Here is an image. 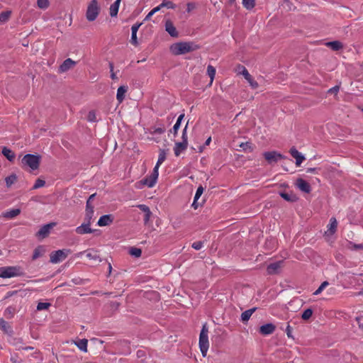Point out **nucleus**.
<instances>
[{"mask_svg":"<svg viewBox=\"0 0 363 363\" xmlns=\"http://www.w3.org/2000/svg\"><path fill=\"white\" fill-rule=\"evenodd\" d=\"M280 196L287 201H295V196H291L287 193L281 192L280 193Z\"/></svg>","mask_w":363,"mask_h":363,"instance_id":"nucleus-44","label":"nucleus"},{"mask_svg":"<svg viewBox=\"0 0 363 363\" xmlns=\"http://www.w3.org/2000/svg\"><path fill=\"white\" fill-rule=\"evenodd\" d=\"M167 157V150L164 149H160L157 162L155 166V169L159 170L160 165L165 161Z\"/></svg>","mask_w":363,"mask_h":363,"instance_id":"nucleus-23","label":"nucleus"},{"mask_svg":"<svg viewBox=\"0 0 363 363\" xmlns=\"http://www.w3.org/2000/svg\"><path fill=\"white\" fill-rule=\"evenodd\" d=\"M127 91L128 86H121L118 87L117 90L116 99L119 103H121L123 101L125 98V94L127 92Z\"/></svg>","mask_w":363,"mask_h":363,"instance_id":"nucleus-24","label":"nucleus"},{"mask_svg":"<svg viewBox=\"0 0 363 363\" xmlns=\"http://www.w3.org/2000/svg\"><path fill=\"white\" fill-rule=\"evenodd\" d=\"M130 43L133 45H138L137 33H131Z\"/></svg>","mask_w":363,"mask_h":363,"instance_id":"nucleus-51","label":"nucleus"},{"mask_svg":"<svg viewBox=\"0 0 363 363\" xmlns=\"http://www.w3.org/2000/svg\"><path fill=\"white\" fill-rule=\"evenodd\" d=\"M155 13L150 11L147 15L145 16L144 21H149L150 19V18L154 15Z\"/></svg>","mask_w":363,"mask_h":363,"instance_id":"nucleus-63","label":"nucleus"},{"mask_svg":"<svg viewBox=\"0 0 363 363\" xmlns=\"http://www.w3.org/2000/svg\"><path fill=\"white\" fill-rule=\"evenodd\" d=\"M137 207L145 213L144 223L145 225H147L152 216V212L150 211V208L145 204H139L137 206Z\"/></svg>","mask_w":363,"mask_h":363,"instance_id":"nucleus-18","label":"nucleus"},{"mask_svg":"<svg viewBox=\"0 0 363 363\" xmlns=\"http://www.w3.org/2000/svg\"><path fill=\"white\" fill-rule=\"evenodd\" d=\"M86 257L94 262H101V259L100 257L99 251L91 248L84 250Z\"/></svg>","mask_w":363,"mask_h":363,"instance_id":"nucleus-9","label":"nucleus"},{"mask_svg":"<svg viewBox=\"0 0 363 363\" xmlns=\"http://www.w3.org/2000/svg\"><path fill=\"white\" fill-rule=\"evenodd\" d=\"M199 49V46L192 42H179L172 44L170 52L174 55H184Z\"/></svg>","mask_w":363,"mask_h":363,"instance_id":"nucleus-1","label":"nucleus"},{"mask_svg":"<svg viewBox=\"0 0 363 363\" xmlns=\"http://www.w3.org/2000/svg\"><path fill=\"white\" fill-rule=\"evenodd\" d=\"M119 306H120V303L119 302H116H116H111V306L113 309H117Z\"/></svg>","mask_w":363,"mask_h":363,"instance_id":"nucleus-61","label":"nucleus"},{"mask_svg":"<svg viewBox=\"0 0 363 363\" xmlns=\"http://www.w3.org/2000/svg\"><path fill=\"white\" fill-rule=\"evenodd\" d=\"M99 13V7L98 5V1L96 0L91 1V2L89 3V4L87 7L86 13V17L87 20L89 21H94L97 18Z\"/></svg>","mask_w":363,"mask_h":363,"instance_id":"nucleus-6","label":"nucleus"},{"mask_svg":"<svg viewBox=\"0 0 363 363\" xmlns=\"http://www.w3.org/2000/svg\"><path fill=\"white\" fill-rule=\"evenodd\" d=\"M91 223V221H84V223L76 228L75 232L79 235H84L93 233L94 230L90 228Z\"/></svg>","mask_w":363,"mask_h":363,"instance_id":"nucleus-10","label":"nucleus"},{"mask_svg":"<svg viewBox=\"0 0 363 363\" xmlns=\"http://www.w3.org/2000/svg\"><path fill=\"white\" fill-rule=\"evenodd\" d=\"M242 5L246 9L250 10L255 7V0H242Z\"/></svg>","mask_w":363,"mask_h":363,"instance_id":"nucleus-37","label":"nucleus"},{"mask_svg":"<svg viewBox=\"0 0 363 363\" xmlns=\"http://www.w3.org/2000/svg\"><path fill=\"white\" fill-rule=\"evenodd\" d=\"M162 9V6H161V4H160L159 6H157L155 7V8H154V9H152L151 11H152L154 13H157V11H160Z\"/></svg>","mask_w":363,"mask_h":363,"instance_id":"nucleus-62","label":"nucleus"},{"mask_svg":"<svg viewBox=\"0 0 363 363\" xmlns=\"http://www.w3.org/2000/svg\"><path fill=\"white\" fill-rule=\"evenodd\" d=\"M242 74L252 89H257L259 86L258 83L252 78L245 67H242Z\"/></svg>","mask_w":363,"mask_h":363,"instance_id":"nucleus-15","label":"nucleus"},{"mask_svg":"<svg viewBox=\"0 0 363 363\" xmlns=\"http://www.w3.org/2000/svg\"><path fill=\"white\" fill-rule=\"evenodd\" d=\"M14 312H15V309L12 307H8L6 310H5V312H4V315L9 318V317H12L14 314Z\"/></svg>","mask_w":363,"mask_h":363,"instance_id":"nucleus-48","label":"nucleus"},{"mask_svg":"<svg viewBox=\"0 0 363 363\" xmlns=\"http://www.w3.org/2000/svg\"><path fill=\"white\" fill-rule=\"evenodd\" d=\"M76 65V62L70 58L66 59L63 63L60 66L59 71L60 72H65L72 68Z\"/></svg>","mask_w":363,"mask_h":363,"instance_id":"nucleus-16","label":"nucleus"},{"mask_svg":"<svg viewBox=\"0 0 363 363\" xmlns=\"http://www.w3.org/2000/svg\"><path fill=\"white\" fill-rule=\"evenodd\" d=\"M328 231L330 235L334 234L336 232L337 227V222L335 218L333 217L330 219V223L328 225Z\"/></svg>","mask_w":363,"mask_h":363,"instance_id":"nucleus-27","label":"nucleus"},{"mask_svg":"<svg viewBox=\"0 0 363 363\" xmlns=\"http://www.w3.org/2000/svg\"><path fill=\"white\" fill-rule=\"evenodd\" d=\"M114 220V217L111 214L104 215L100 217L98 220L97 225L99 226H107L111 225Z\"/></svg>","mask_w":363,"mask_h":363,"instance_id":"nucleus-13","label":"nucleus"},{"mask_svg":"<svg viewBox=\"0 0 363 363\" xmlns=\"http://www.w3.org/2000/svg\"><path fill=\"white\" fill-rule=\"evenodd\" d=\"M195 9V4L194 3H188L186 4V11L187 12H191V11H193L194 9Z\"/></svg>","mask_w":363,"mask_h":363,"instance_id":"nucleus-55","label":"nucleus"},{"mask_svg":"<svg viewBox=\"0 0 363 363\" xmlns=\"http://www.w3.org/2000/svg\"><path fill=\"white\" fill-rule=\"evenodd\" d=\"M49 1L48 0H38L37 5L38 8L41 9H46L49 6Z\"/></svg>","mask_w":363,"mask_h":363,"instance_id":"nucleus-40","label":"nucleus"},{"mask_svg":"<svg viewBox=\"0 0 363 363\" xmlns=\"http://www.w3.org/2000/svg\"><path fill=\"white\" fill-rule=\"evenodd\" d=\"M264 159L271 164L284 158V156L276 151L265 152L263 153Z\"/></svg>","mask_w":363,"mask_h":363,"instance_id":"nucleus-8","label":"nucleus"},{"mask_svg":"<svg viewBox=\"0 0 363 363\" xmlns=\"http://www.w3.org/2000/svg\"><path fill=\"white\" fill-rule=\"evenodd\" d=\"M161 6H162V8H167V9H175L176 8V5L171 1H169V0H163V1L161 3Z\"/></svg>","mask_w":363,"mask_h":363,"instance_id":"nucleus-39","label":"nucleus"},{"mask_svg":"<svg viewBox=\"0 0 363 363\" xmlns=\"http://www.w3.org/2000/svg\"><path fill=\"white\" fill-rule=\"evenodd\" d=\"M186 129H187V125L185 126L182 131V141L183 143H185L186 144H188V137L186 133Z\"/></svg>","mask_w":363,"mask_h":363,"instance_id":"nucleus-50","label":"nucleus"},{"mask_svg":"<svg viewBox=\"0 0 363 363\" xmlns=\"http://www.w3.org/2000/svg\"><path fill=\"white\" fill-rule=\"evenodd\" d=\"M0 329H1L6 334H11L13 333L11 327L3 318H0Z\"/></svg>","mask_w":363,"mask_h":363,"instance_id":"nucleus-28","label":"nucleus"},{"mask_svg":"<svg viewBox=\"0 0 363 363\" xmlns=\"http://www.w3.org/2000/svg\"><path fill=\"white\" fill-rule=\"evenodd\" d=\"M356 321L359 328H363V317H357Z\"/></svg>","mask_w":363,"mask_h":363,"instance_id":"nucleus-56","label":"nucleus"},{"mask_svg":"<svg viewBox=\"0 0 363 363\" xmlns=\"http://www.w3.org/2000/svg\"><path fill=\"white\" fill-rule=\"evenodd\" d=\"M296 186L304 193H310L311 191V185L308 182L301 178L297 179L296 182Z\"/></svg>","mask_w":363,"mask_h":363,"instance_id":"nucleus-11","label":"nucleus"},{"mask_svg":"<svg viewBox=\"0 0 363 363\" xmlns=\"http://www.w3.org/2000/svg\"><path fill=\"white\" fill-rule=\"evenodd\" d=\"M307 173L317 174L318 170L317 168H308L306 169Z\"/></svg>","mask_w":363,"mask_h":363,"instance_id":"nucleus-58","label":"nucleus"},{"mask_svg":"<svg viewBox=\"0 0 363 363\" xmlns=\"http://www.w3.org/2000/svg\"><path fill=\"white\" fill-rule=\"evenodd\" d=\"M327 286H328V281L323 282L320 286L313 293V295H318Z\"/></svg>","mask_w":363,"mask_h":363,"instance_id":"nucleus-42","label":"nucleus"},{"mask_svg":"<svg viewBox=\"0 0 363 363\" xmlns=\"http://www.w3.org/2000/svg\"><path fill=\"white\" fill-rule=\"evenodd\" d=\"M165 30L170 35V36L174 38L178 37V32L173 23L170 20H167L165 22Z\"/></svg>","mask_w":363,"mask_h":363,"instance_id":"nucleus-17","label":"nucleus"},{"mask_svg":"<svg viewBox=\"0 0 363 363\" xmlns=\"http://www.w3.org/2000/svg\"><path fill=\"white\" fill-rule=\"evenodd\" d=\"M291 155L296 159V165L299 167L301 163L305 160V157L301 152H299L295 147H292L289 151Z\"/></svg>","mask_w":363,"mask_h":363,"instance_id":"nucleus-14","label":"nucleus"},{"mask_svg":"<svg viewBox=\"0 0 363 363\" xmlns=\"http://www.w3.org/2000/svg\"><path fill=\"white\" fill-rule=\"evenodd\" d=\"M275 329L276 326L273 323H267L259 328V332L263 335H268L272 334Z\"/></svg>","mask_w":363,"mask_h":363,"instance_id":"nucleus-12","label":"nucleus"},{"mask_svg":"<svg viewBox=\"0 0 363 363\" xmlns=\"http://www.w3.org/2000/svg\"><path fill=\"white\" fill-rule=\"evenodd\" d=\"M339 89H340V86L337 85V86H335L330 88L328 92L329 94H336L339 91Z\"/></svg>","mask_w":363,"mask_h":363,"instance_id":"nucleus-54","label":"nucleus"},{"mask_svg":"<svg viewBox=\"0 0 363 363\" xmlns=\"http://www.w3.org/2000/svg\"><path fill=\"white\" fill-rule=\"evenodd\" d=\"M40 157L38 155L31 154L26 155L22 159V163L24 165L28 166L33 170H35L38 168L40 164Z\"/></svg>","mask_w":363,"mask_h":363,"instance_id":"nucleus-5","label":"nucleus"},{"mask_svg":"<svg viewBox=\"0 0 363 363\" xmlns=\"http://www.w3.org/2000/svg\"><path fill=\"white\" fill-rule=\"evenodd\" d=\"M49 306H50V303H42V302H40V303H38V304L37 306V310L38 311H42V310L48 309L49 308Z\"/></svg>","mask_w":363,"mask_h":363,"instance_id":"nucleus-46","label":"nucleus"},{"mask_svg":"<svg viewBox=\"0 0 363 363\" xmlns=\"http://www.w3.org/2000/svg\"><path fill=\"white\" fill-rule=\"evenodd\" d=\"M164 132V128H157L153 131V133L155 134H162Z\"/></svg>","mask_w":363,"mask_h":363,"instance_id":"nucleus-57","label":"nucleus"},{"mask_svg":"<svg viewBox=\"0 0 363 363\" xmlns=\"http://www.w3.org/2000/svg\"><path fill=\"white\" fill-rule=\"evenodd\" d=\"M121 0H116L110 6V15L112 17L116 16L118 12L119 6Z\"/></svg>","mask_w":363,"mask_h":363,"instance_id":"nucleus-30","label":"nucleus"},{"mask_svg":"<svg viewBox=\"0 0 363 363\" xmlns=\"http://www.w3.org/2000/svg\"><path fill=\"white\" fill-rule=\"evenodd\" d=\"M159 177V170L157 169H153L151 174L150 176L146 177L145 179L140 181V182L150 188L153 187L157 183V179Z\"/></svg>","mask_w":363,"mask_h":363,"instance_id":"nucleus-7","label":"nucleus"},{"mask_svg":"<svg viewBox=\"0 0 363 363\" xmlns=\"http://www.w3.org/2000/svg\"><path fill=\"white\" fill-rule=\"evenodd\" d=\"M87 120L90 122H95L96 121V113L94 111L89 112L87 115Z\"/></svg>","mask_w":363,"mask_h":363,"instance_id":"nucleus-47","label":"nucleus"},{"mask_svg":"<svg viewBox=\"0 0 363 363\" xmlns=\"http://www.w3.org/2000/svg\"><path fill=\"white\" fill-rule=\"evenodd\" d=\"M45 184V182L43 180V179H38L36 181H35V183L34 184L33 186V189H39L40 187H43L44 186Z\"/></svg>","mask_w":363,"mask_h":363,"instance_id":"nucleus-43","label":"nucleus"},{"mask_svg":"<svg viewBox=\"0 0 363 363\" xmlns=\"http://www.w3.org/2000/svg\"><path fill=\"white\" fill-rule=\"evenodd\" d=\"M21 213L19 208H13L3 213V217L7 219H12L18 216Z\"/></svg>","mask_w":363,"mask_h":363,"instance_id":"nucleus-25","label":"nucleus"},{"mask_svg":"<svg viewBox=\"0 0 363 363\" xmlns=\"http://www.w3.org/2000/svg\"><path fill=\"white\" fill-rule=\"evenodd\" d=\"M2 154L8 159L9 161H13L15 158V155L13 151L10 149L4 147L2 149Z\"/></svg>","mask_w":363,"mask_h":363,"instance_id":"nucleus-32","label":"nucleus"},{"mask_svg":"<svg viewBox=\"0 0 363 363\" xmlns=\"http://www.w3.org/2000/svg\"><path fill=\"white\" fill-rule=\"evenodd\" d=\"M142 23H136L133 24L131 27V33H137Z\"/></svg>","mask_w":363,"mask_h":363,"instance_id":"nucleus-52","label":"nucleus"},{"mask_svg":"<svg viewBox=\"0 0 363 363\" xmlns=\"http://www.w3.org/2000/svg\"><path fill=\"white\" fill-rule=\"evenodd\" d=\"M45 253V247L40 245L37 247L33 252L32 259L35 260L38 258L42 257Z\"/></svg>","mask_w":363,"mask_h":363,"instance_id":"nucleus-26","label":"nucleus"},{"mask_svg":"<svg viewBox=\"0 0 363 363\" xmlns=\"http://www.w3.org/2000/svg\"><path fill=\"white\" fill-rule=\"evenodd\" d=\"M188 144L183 142H177L175 143L174 152L175 156L178 157L180 154L187 148Z\"/></svg>","mask_w":363,"mask_h":363,"instance_id":"nucleus-22","label":"nucleus"},{"mask_svg":"<svg viewBox=\"0 0 363 363\" xmlns=\"http://www.w3.org/2000/svg\"><path fill=\"white\" fill-rule=\"evenodd\" d=\"M207 74L211 78V84L213 82L215 75H216V69L213 66L209 65L207 67Z\"/></svg>","mask_w":363,"mask_h":363,"instance_id":"nucleus-36","label":"nucleus"},{"mask_svg":"<svg viewBox=\"0 0 363 363\" xmlns=\"http://www.w3.org/2000/svg\"><path fill=\"white\" fill-rule=\"evenodd\" d=\"M312 315L313 310L311 308H307L303 312L301 318L303 320H307L312 316Z\"/></svg>","mask_w":363,"mask_h":363,"instance_id":"nucleus-38","label":"nucleus"},{"mask_svg":"<svg viewBox=\"0 0 363 363\" xmlns=\"http://www.w3.org/2000/svg\"><path fill=\"white\" fill-rule=\"evenodd\" d=\"M22 272L19 267H0V277L11 278L21 275Z\"/></svg>","mask_w":363,"mask_h":363,"instance_id":"nucleus-4","label":"nucleus"},{"mask_svg":"<svg viewBox=\"0 0 363 363\" xmlns=\"http://www.w3.org/2000/svg\"><path fill=\"white\" fill-rule=\"evenodd\" d=\"M203 186H199L197 188L196 194H195V196H194L195 200H198L200 198V196H201V194H203Z\"/></svg>","mask_w":363,"mask_h":363,"instance_id":"nucleus-49","label":"nucleus"},{"mask_svg":"<svg viewBox=\"0 0 363 363\" xmlns=\"http://www.w3.org/2000/svg\"><path fill=\"white\" fill-rule=\"evenodd\" d=\"M283 264V261H279L274 263H272L268 265L267 267V272L269 274H277L279 271V269L281 267Z\"/></svg>","mask_w":363,"mask_h":363,"instance_id":"nucleus-19","label":"nucleus"},{"mask_svg":"<svg viewBox=\"0 0 363 363\" xmlns=\"http://www.w3.org/2000/svg\"><path fill=\"white\" fill-rule=\"evenodd\" d=\"M87 342H88V340L86 339H82V340H79V341L76 342H75V345L77 346V347L83 351V352H86L87 351Z\"/></svg>","mask_w":363,"mask_h":363,"instance_id":"nucleus-33","label":"nucleus"},{"mask_svg":"<svg viewBox=\"0 0 363 363\" xmlns=\"http://www.w3.org/2000/svg\"><path fill=\"white\" fill-rule=\"evenodd\" d=\"M208 328L204 325L201 330L200 336H199V347L202 354V356L204 357L206 356L207 351L209 347V342L208 337Z\"/></svg>","mask_w":363,"mask_h":363,"instance_id":"nucleus-2","label":"nucleus"},{"mask_svg":"<svg viewBox=\"0 0 363 363\" xmlns=\"http://www.w3.org/2000/svg\"><path fill=\"white\" fill-rule=\"evenodd\" d=\"M179 127H180V124H179V122H176V123L173 126L174 134H177V130H179Z\"/></svg>","mask_w":363,"mask_h":363,"instance_id":"nucleus-59","label":"nucleus"},{"mask_svg":"<svg viewBox=\"0 0 363 363\" xmlns=\"http://www.w3.org/2000/svg\"><path fill=\"white\" fill-rule=\"evenodd\" d=\"M203 241H196L192 243L191 247L196 250H199L203 247Z\"/></svg>","mask_w":363,"mask_h":363,"instance_id":"nucleus-45","label":"nucleus"},{"mask_svg":"<svg viewBox=\"0 0 363 363\" xmlns=\"http://www.w3.org/2000/svg\"><path fill=\"white\" fill-rule=\"evenodd\" d=\"M130 254L135 257H139L141 256L142 250L140 248L132 247L130 250Z\"/></svg>","mask_w":363,"mask_h":363,"instance_id":"nucleus-41","label":"nucleus"},{"mask_svg":"<svg viewBox=\"0 0 363 363\" xmlns=\"http://www.w3.org/2000/svg\"><path fill=\"white\" fill-rule=\"evenodd\" d=\"M110 69H111V78L113 79H115L116 78V74L113 72V65L112 63H110Z\"/></svg>","mask_w":363,"mask_h":363,"instance_id":"nucleus-60","label":"nucleus"},{"mask_svg":"<svg viewBox=\"0 0 363 363\" xmlns=\"http://www.w3.org/2000/svg\"><path fill=\"white\" fill-rule=\"evenodd\" d=\"M70 249H62L53 251L50 255V261L53 264H57L65 260L67 256L71 254Z\"/></svg>","mask_w":363,"mask_h":363,"instance_id":"nucleus-3","label":"nucleus"},{"mask_svg":"<svg viewBox=\"0 0 363 363\" xmlns=\"http://www.w3.org/2000/svg\"><path fill=\"white\" fill-rule=\"evenodd\" d=\"M256 310H257V308L255 307V308H250V309L247 310V311H244L243 313H242V314H241L242 321H243V322L247 321L250 318L252 313Z\"/></svg>","mask_w":363,"mask_h":363,"instance_id":"nucleus-31","label":"nucleus"},{"mask_svg":"<svg viewBox=\"0 0 363 363\" xmlns=\"http://www.w3.org/2000/svg\"><path fill=\"white\" fill-rule=\"evenodd\" d=\"M94 206L89 204V201H86L84 221H91L94 216Z\"/></svg>","mask_w":363,"mask_h":363,"instance_id":"nucleus-21","label":"nucleus"},{"mask_svg":"<svg viewBox=\"0 0 363 363\" xmlns=\"http://www.w3.org/2000/svg\"><path fill=\"white\" fill-rule=\"evenodd\" d=\"M326 45L334 51H338L343 48L342 43L338 40L328 42Z\"/></svg>","mask_w":363,"mask_h":363,"instance_id":"nucleus-29","label":"nucleus"},{"mask_svg":"<svg viewBox=\"0 0 363 363\" xmlns=\"http://www.w3.org/2000/svg\"><path fill=\"white\" fill-rule=\"evenodd\" d=\"M11 12L9 11H3L0 13V23H4L9 21L10 18Z\"/></svg>","mask_w":363,"mask_h":363,"instance_id":"nucleus-35","label":"nucleus"},{"mask_svg":"<svg viewBox=\"0 0 363 363\" xmlns=\"http://www.w3.org/2000/svg\"><path fill=\"white\" fill-rule=\"evenodd\" d=\"M55 223H48V224H46L45 225H43V227L40 228V229L38 230L37 235L40 237H42V238H45L48 235V234L50 233V229L55 226Z\"/></svg>","mask_w":363,"mask_h":363,"instance_id":"nucleus-20","label":"nucleus"},{"mask_svg":"<svg viewBox=\"0 0 363 363\" xmlns=\"http://www.w3.org/2000/svg\"><path fill=\"white\" fill-rule=\"evenodd\" d=\"M286 333L287 337L289 338H291V339L294 340V337L292 335V328H291V326L289 325H288L286 327Z\"/></svg>","mask_w":363,"mask_h":363,"instance_id":"nucleus-53","label":"nucleus"},{"mask_svg":"<svg viewBox=\"0 0 363 363\" xmlns=\"http://www.w3.org/2000/svg\"><path fill=\"white\" fill-rule=\"evenodd\" d=\"M184 117V113H183V114H181V115L178 117V118H177V122H179V124H180V125H181L182 121L183 120Z\"/></svg>","mask_w":363,"mask_h":363,"instance_id":"nucleus-64","label":"nucleus"},{"mask_svg":"<svg viewBox=\"0 0 363 363\" xmlns=\"http://www.w3.org/2000/svg\"><path fill=\"white\" fill-rule=\"evenodd\" d=\"M17 181V177L16 174H13L10 176L7 177L5 179L6 184L7 187H10L12 184H13Z\"/></svg>","mask_w":363,"mask_h":363,"instance_id":"nucleus-34","label":"nucleus"}]
</instances>
